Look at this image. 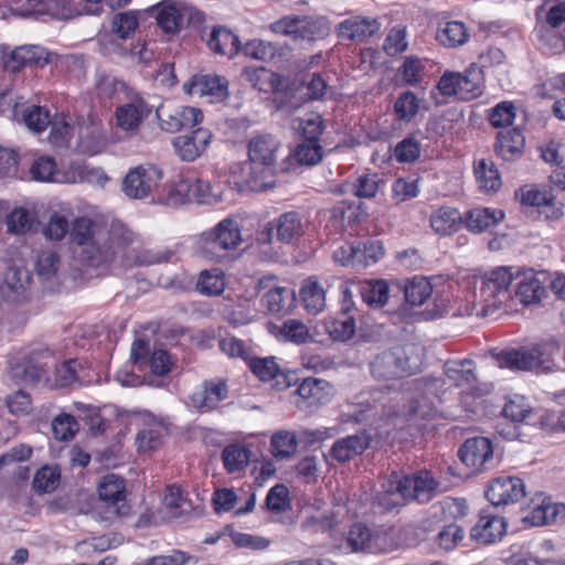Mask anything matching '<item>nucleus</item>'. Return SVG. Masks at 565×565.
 I'll return each mask as SVG.
<instances>
[{"label":"nucleus","mask_w":565,"mask_h":565,"mask_svg":"<svg viewBox=\"0 0 565 565\" xmlns=\"http://www.w3.org/2000/svg\"><path fill=\"white\" fill-rule=\"evenodd\" d=\"M546 294L544 284L533 274L520 280L515 291L520 301L526 306L541 302L546 297Z\"/></svg>","instance_id":"nucleus-45"},{"label":"nucleus","mask_w":565,"mask_h":565,"mask_svg":"<svg viewBox=\"0 0 565 565\" xmlns=\"http://www.w3.org/2000/svg\"><path fill=\"white\" fill-rule=\"evenodd\" d=\"M295 394L296 406L307 411L327 404L333 395V387L322 379L307 377L300 383Z\"/></svg>","instance_id":"nucleus-15"},{"label":"nucleus","mask_w":565,"mask_h":565,"mask_svg":"<svg viewBox=\"0 0 565 565\" xmlns=\"http://www.w3.org/2000/svg\"><path fill=\"white\" fill-rule=\"evenodd\" d=\"M300 298L310 315H318L326 308V291L313 277L303 281L300 288Z\"/></svg>","instance_id":"nucleus-43"},{"label":"nucleus","mask_w":565,"mask_h":565,"mask_svg":"<svg viewBox=\"0 0 565 565\" xmlns=\"http://www.w3.org/2000/svg\"><path fill=\"white\" fill-rule=\"evenodd\" d=\"M451 284L443 276L426 278V321L446 317L450 309Z\"/></svg>","instance_id":"nucleus-13"},{"label":"nucleus","mask_w":565,"mask_h":565,"mask_svg":"<svg viewBox=\"0 0 565 565\" xmlns=\"http://www.w3.org/2000/svg\"><path fill=\"white\" fill-rule=\"evenodd\" d=\"M8 231L13 234H25L33 226V218L24 207H15L7 216Z\"/></svg>","instance_id":"nucleus-56"},{"label":"nucleus","mask_w":565,"mask_h":565,"mask_svg":"<svg viewBox=\"0 0 565 565\" xmlns=\"http://www.w3.org/2000/svg\"><path fill=\"white\" fill-rule=\"evenodd\" d=\"M162 177V170L156 166H139L126 174L122 191L130 199H145L159 184Z\"/></svg>","instance_id":"nucleus-11"},{"label":"nucleus","mask_w":565,"mask_h":565,"mask_svg":"<svg viewBox=\"0 0 565 565\" xmlns=\"http://www.w3.org/2000/svg\"><path fill=\"white\" fill-rule=\"evenodd\" d=\"M60 473L55 468L45 466L36 471L33 478V487L40 492H51L58 484Z\"/></svg>","instance_id":"nucleus-64"},{"label":"nucleus","mask_w":565,"mask_h":565,"mask_svg":"<svg viewBox=\"0 0 565 565\" xmlns=\"http://www.w3.org/2000/svg\"><path fill=\"white\" fill-rule=\"evenodd\" d=\"M202 20L201 12L183 3L164 6L157 15L158 25L168 34H174L183 26Z\"/></svg>","instance_id":"nucleus-16"},{"label":"nucleus","mask_w":565,"mask_h":565,"mask_svg":"<svg viewBox=\"0 0 565 565\" xmlns=\"http://www.w3.org/2000/svg\"><path fill=\"white\" fill-rule=\"evenodd\" d=\"M271 452L275 458L288 459L297 451V437L294 433L281 430L271 437Z\"/></svg>","instance_id":"nucleus-49"},{"label":"nucleus","mask_w":565,"mask_h":565,"mask_svg":"<svg viewBox=\"0 0 565 565\" xmlns=\"http://www.w3.org/2000/svg\"><path fill=\"white\" fill-rule=\"evenodd\" d=\"M429 222L436 234L447 236L461 228L463 217L456 207L441 206L431 213Z\"/></svg>","instance_id":"nucleus-32"},{"label":"nucleus","mask_w":565,"mask_h":565,"mask_svg":"<svg viewBox=\"0 0 565 565\" xmlns=\"http://www.w3.org/2000/svg\"><path fill=\"white\" fill-rule=\"evenodd\" d=\"M461 461L475 471H480L493 459L491 439L483 436L468 438L459 449Z\"/></svg>","instance_id":"nucleus-19"},{"label":"nucleus","mask_w":565,"mask_h":565,"mask_svg":"<svg viewBox=\"0 0 565 565\" xmlns=\"http://www.w3.org/2000/svg\"><path fill=\"white\" fill-rule=\"evenodd\" d=\"M420 359L404 349L384 351L370 362L371 375L377 381H391L411 376L420 369Z\"/></svg>","instance_id":"nucleus-4"},{"label":"nucleus","mask_w":565,"mask_h":565,"mask_svg":"<svg viewBox=\"0 0 565 565\" xmlns=\"http://www.w3.org/2000/svg\"><path fill=\"white\" fill-rule=\"evenodd\" d=\"M481 72L476 68L467 70L465 73L447 71L440 77L437 89L444 97L470 100L481 95Z\"/></svg>","instance_id":"nucleus-8"},{"label":"nucleus","mask_w":565,"mask_h":565,"mask_svg":"<svg viewBox=\"0 0 565 565\" xmlns=\"http://www.w3.org/2000/svg\"><path fill=\"white\" fill-rule=\"evenodd\" d=\"M462 539L463 530L454 522L444 524L441 530L436 535V542L438 546L446 552L455 548L458 542H460Z\"/></svg>","instance_id":"nucleus-58"},{"label":"nucleus","mask_w":565,"mask_h":565,"mask_svg":"<svg viewBox=\"0 0 565 565\" xmlns=\"http://www.w3.org/2000/svg\"><path fill=\"white\" fill-rule=\"evenodd\" d=\"M256 289L264 291L263 306L273 315H287L295 306L296 294L294 289L280 286L278 278L274 275L259 278Z\"/></svg>","instance_id":"nucleus-10"},{"label":"nucleus","mask_w":565,"mask_h":565,"mask_svg":"<svg viewBox=\"0 0 565 565\" xmlns=\"http://www.w3.org/2000/svg\"><path fill=\"white\" fill-rule=\"evenodd\" d=\"M222 459L224 467L228 472H237L248 465L249 450L239 445H230L224 448Z\"/></svg>","instance_id":"nucleus-51"},{"label":"nucleus","mask_w":565,"mask_h":565,"mask_svg":"<svg viewBox=\"0 0 565 565\" xmlns=\"http://www.w3.org/2000/svg\"><path fill=\"white\" fill-rule=\"evenodd\" d=\"M47 63L49 53L39 45L19 46L3 58L4 68L11 73H17L24 66L43 67Z\"/></svg>","instance_id":"nucleus-25"},{"label":"nucleus","mask_w":565,"mask_h":565,"mask_svg":"<svg viewBox=\"0 0 565 565\" xmlns=\"http://www.w3.org/2000/svg\"><path fill=\"white\" fill-rule=\"evenodd\" d=\"M486 497L494 507L515 503L525 497V484L518 477L501 476L489 483Z\"/></svg>","instance_id":"nucleus-14"},{"label":"nucleus","mask_w":565,"mask_h":565,"mask_svg":"<svg viewBox=\"0 0 565 565\" xmlns=\"http://www.w3.org/2000/svg\"><path fill=\"white\" fill-rule=\"evenodd\" d=\"M212 134L207 129L198 128L189 135H181L172 140L177 156L186 162L194 161L210 145Z\"/></svg>","instance_id":"nucleus-23"},{"label":"nucleus","mask_w":565,"mask_h":565,"mask_svg":"<svg viewBox=\"0 0 565 565\" xmlns=\"http://www.w3.org/2000/svg\"><path fill=\"white\" fill-rule=\"evenodd\" d=\"M559 353V343L555 340L536 344L531 349H510L491 351L490 356L499 367L513 371H535L547 373L556 370L555 355Z\"/></svg>","instance_id":"nucleus-2"},{"label":"nucleus","mask_w":565,"mask_h":565,"mask_svg":"<svg viewBox=\"0 0 565 565\" xmlns=\"http://www.w3.org/2000/svg\"><path fill=\"white\" fill-rule=\"evenodd\" d=\"M307 222L297 212H286L281 214L270 227L276 231L277 239L285 244H290L299 239L306 232Z\"/></svg>","instance_id":"nucleus-28"},{"label":"nucleus","mask_w":565,"mask_h":565,"mask_svg":"<svg viewBox=\"0 0 565 565\" xmlns=\"http://www.w3.org/2000/svg\"><path fill=\"white\" fill-rule=\"evenodd\" d=\"M444 375L426 377V391L439 396L450 386L461 390V394L472 398H482L493 391L491 382L481 381L477 375V365L470 359L447 361L444 363Z\"/></svg>","instance_id":"nucleus-1"},{"label":"nucleus","mask_w":565,"mask_h":565,"mask_svg":"<svg viewBox=\"0 0 565 565\" xmlns=\"http://www.w3.org/2000/svg\"><path fill=\"white\" fill-rule=\"evenodd\" d=\"M196 290L204 296H220L225 289V277L221 269L203 270L195 284Z\"/></svg>","instance_id":"nucleus-47"},{"label":"nucleus","mask_w":565,"mask_h":565,"mask_svg":"<svg viewBox=\"0 0 565 565\" xmlns=\"http://www.w3.org/2000/svg\"><path fill=\"white\" fill-rule=\"evenodd\" d=\"M157 117L160 126L168 132H177L182 129L193 128L203 119V114L199 108L180 106L169 109L161 106L157 109Z\"/></svg>","instance_id":"nucleus-18"},{"label":"nucleus","mask_w":565,"mask_h":565,"mask_svg":"<svg viewBox=\"0 0 565 565\" xmlns=\"http://www.w3.org/2000/svg\"><path fill=\"white\" fill-rule=\"evenodd\" d=\"M294 156L300 164L313 166L322 159L323 150L318 140H305L297 146Z\"/></svg>","instance_id":"nucleus-54"},{"label":"nucleus","mask_w":565,"mask_h":565,"mask_svg":"<svg viewBox=\"0 0 565 565\" xmlns=\"http://www.w3.org/2000/svg\"><path fill=\"white\" fill-rule=\"evenodd\" d=\"M329 33V28L323 19H309L302 17V24L299 35V41H315L321 39Z\"/></svg>","instance_id":"nucleus-59"},{"label":"nucleus","mask_w":565,"mask_h":565,"mask_svg":"<svg viewBox=\"0 0 565 565\" xmlns=\"http://www.w3.org/2000/svg\"><path fill=\"white\" fill-rule=\"evenodd\" d=\"M388 285L385 280L365 281L359 287L364 302L374 308L383 307L388 300Z\"/></svg>","instance_id":"nucleus-48"},{"label":"nucleus","mask_w":565,"mask_h":565,"mask_svg":"<svg viewBox=\"0 0 565 565\" xmlns=\"http://www.w3.org/2000/svg\"><path fill=\"white\" fill-rule=\"evenodd\" d=\"M330 335L338 341H348L355 333V320L349 313H343L342 318L334 319L328 326Z\"/></svg>","instance_id":"nucleus-57"},{"label":"nucleus","mask_w":565,"mask_h":565,"mask_svg":"<svg viewBox=\"0 0 565 565\" xmlns=\"http://www.w3.org/2000/svg\"><path fill=\"white\" fill-rule=\"evenodd\" d=\"M98 230L89 218L79 217L73 223L71 236L77 244L86 245L85 253L88 255V250L94 247L95 234L98 233Z\"/></svg>","instance_id":"nucleus-50"},{"label":"nucleus","mask_w":565,"mask_h":565,"mask_svg":"<svg viewBox=\"0 0 565 565\" xmlns=\"http://www.w3.org/2000/svg\"><path fill=\"white\" fill-rule=\"evenodd\" d=\"M31 281V275L28 269L15 265L9 266L3 275L0 285L2 296L8 300H15Z\"/></svg>","instance_id":"nucleus-34"},{"label":"nucleus","mask_w":565,"mask_h":565,"mask_svg":"<svg viewBox=\"0 0 565 565\" xmlns=\"http://www.w3.org/2000/svg\"><path fill=\"white\" fill-rule=\"evenodd\" d=\"M130 360L140 367L148 366L154 375L163 376L168 374L173 361L168 351L163 349H151L149 341L137 338L130 350Z\"/></svg>","instance_id":"nucleus-12"},{"label":"nucleus","mask_w":565,"mask_h":565,"mask_svg":"<svg viewBox=\"0 0 565 565\" xmlns=\"http://www.w3.org/2000/svg\"><path fill=\"white\" fill-rule=\"evenodd\" d=\"M473 172L480 191L494 193L501 188V177L492 161L487 159L475 161Z\"/></svg>","instance_id":"nucleus-40"},{"label":"nucleus","mask_w":565,"mask_h":565,"mask_svg":"<svg viewBox=\"0 0 565 565\" xmlns=\"http://www.w3.org/2000/svg\"><path fill=\"white\" fill-rule=\"evenodd\" d=\"M515 119V107L510 102H501L493 107L489 115L491 125L495 128L509 127Z\"/></svg>","instance_id":"nucleus-60"},{"label":"nucleus","mask_w":565,"mask_h":565,"mask_svg":"<svg viewBox=\"0 0 565 565\" xmlns=\"http://www.w3.org/2000/svg\"><path fill=\"white\" fill-rule=\"evenodd\" d=\"M107 147L105 129L99 121L88 116L78 122L77 149L85 154L94 156Z\"/></svg>","instance_id":"nucleus-22"},{"label":"nucleus","mask_w":565,"mask_h":565,"mask_svg":"<svg viewBox=\"0 0 565 565\" xmlns=\"http://www.w3.org/2000/svg\"><path fill=\"white\" fill-rule=\"evenodd\" d=\"M248 367L263 382L276 381V386H280L279 379L285 380V374L274 356L250 358L247 360Z\"/></svg>","instance_id":"nucleus-44"},{"label":"nucleus","mask_w":565,"mask_h":565,"mask_svg":"<svg viewBox=\"0 0 565 565\" xmlns=\"http://www.w3.org/2000/svg\"><path fill=\"white\" fill-rule=\"evenodd\" d=\"M228 388L225 382H206L201 392L191 395L193 405L201 412H207L227 398Z\"/></svg>","instance_id":"nucleus-33"},{"label":"nucleus","mask_w":565,"mask_h":565,"mask_svg":"<svg viewBox=\"0 0 565 565\" xmlns=\"http://www.w3.org/2000/svg\"><path fill=\"white\" fill-rule=\"evenodd\" d=\"M470 38L466 25L460 21H447L439 23L436 31V40L445 47H458Z\"/></svg>","instance_id":"nucleus-42"},{"label":"nucleus","mask_w":565,"mask_h":565,"mask_svg":"<svg viewBox=\"0 0 565 565\" xmlns=\"http://www.w3.org/2000/svg\"><path fill=\"white\" fill-rule=\"evenodd\" d=\"M404 303L402 313L406 319L419 320L420 312L415 309L424 303V276H414L405 281L403 286Z\"/></svg>","instance_id":"nucleus-31"},{"label":"nucleus","mask_w":565,"mask_h":565,"mask_svg":"<svg viewBox=\"0 0 565 565\" xmlns=\"http://www.w3.org/2000/svg\"><path fill=\"white\" fill-rule=\"evenodd\" d=\"M32 179L39 182L66 183V166L58 168L55 159L51 156H41L34 159L30 167Z\"/></svg>","instance_id":"nucleus-35"},{"label":"nucleus","mask_w":565,"mask_h":565,"mask_svg":"<svg viewBox=\"0 0 565 565\" xmlns=\"http://www.w3.org/2000/svg\"><path fill=\"white\" fill-rule=\"evenodd\" d=\"M406 28L402 25L394 26L390 30L383 42V51L388 56H396L407 50Z\"/></svg>","instance_id":"nucleus-53"},{"label":"nucleus","mask_w":565,"mask_h":565,"mask_svg":"<svg viewBox=\"0 0 565 565\" xmlns=\"http://www.w3.org/2000/svg\"><path fill=\"white\" fill-rule=\"evenodd\" d=\"M565 514V504L553 502L550 498L537 499L533 502L530 512L524 521L533 526H543L555 523L559 516Z\"/></svg>","instance_id":"nucleus-29"},{"label":"nucleus","mask_w":565,"mask_h":565,"mask_svg":"<svg viewBox=\"0 0 565 565\" xmlns=\"http://www.w3.org/2000/svg\"><path fill=\"white\" fill-rule=\"evenodd\" d=\"M502 415L514 424H527L533 417V408L524 396L514 395L507 401Z\"/></svg>","instance_id":"nucleus-46"},{"label":"nucleus","mask_w":565,"mask_h":565,"mask_svg":"<svg viewBox=\"0 0 565 565\" xmlns=\"http://www.w3.org/2000/svg\"><path fill=\"white\" fill-rule=\"evenodd\" d=\"M521 275L522 269L515 266H498L484 274L480 287L482 316L493 313L511 298V285Z\"/></svg>","instance_id":"nucleus-3"},{"label":"nucleus","mask_w":565,"mask_h":565,"mask_svg":"<svg viewBox=\"0 0 565 565\" xmlns=\"http://www.w3.org/2000/svg\"><path fill=\"white\" fill-rule=\"evenodd\" d=\"M279 140L269 134L253 137L248 142V157L250 169L257 175L255 179L262 178L264 173H271L279 157Z\"/></svg>","instance_id":"nucleus-9"},{"label":"nucleus","mask_w":565,"mask_h":565,"mask_svg":"<svg viewBox=\"0 0 565 565\" xmlns=\"http://www.w3.org/2000/svg\"><path fill=\"white\" fill-rule=\"evenodd\" d=\"M370 444L371 437L365 431H359L338 439L333 444L330 455L337 461L345 462L362 455L370 447Z\"/></svg>","instance_id":"nucleus-26"},{"label":"nucleus","mask_w":565,"mask_h":565,"mask_svg":"<svg viewBox=\"0 0 565 565\" xmlns=\"http://www.w3.org/2000/svg\"><path fill=\"white\" fill-rule=\"evenodd\" d=\"M345 552L385 553L394 548V541L387 530L371 531L362 523L353 524L341 543Z\"/></svg>","instance_id":"nucleus-7"},{"label":"nucleus","mask_w":565,"mask_h":565,"mask_svg":"<svg viewBox=\"0 0 565 565\" xmlns=\"http://www.w3.org/2000/svg\"><path fill=\"white\" fill-rule=\"evenodd\" d=\"M280 334L285 340L296 344L306 343L310 338L307 326L296 319L286 320L280 329Z\"/></svg>","instance_id":"nucleus-61"},{"label":"nucleus","mask_w":565,"mask_h":565,"mask_svg":"<svg viewBox=\"0 0 565 565\" xmlns=\"http://www.w3.org/2000/svg\"><path fill=\"white\" fill-rule=\"evenodd\" d=\"M422 490H424V480L418 475L404 478L394 475L383 483L374 502L383 511L388 512L417 499Z\"/></svg>","instance_id":"nucleus-5"},{"label":"nucleus","mask_w":565,"mask_h":565,"mask_svg":"<svg viewBox=\"0 0 565 565\" xmlns=\"http://www.w3.org/2000/svg\"><path fill=\"white\" fill-rule=\"evenodd\" d=\"M207 236L209 239L223 249H233L242 241L238 222L234 218L221 221Z\"/></svg>","instance_id":"nucleus-38"},{"label":"nucleus","mask_w":565,"mask_h":565,"mask_svg":"<svg viewBox=\"0 0 565 565\" xmlns=\"http://www.w3.org/2000/svg\"><path fill=\"white\" fill-rule=\"evenodd\" d=\"M22 121L29 130L40 134L51 124V117L42 107L31 106L22 110Z\"/></svg>","instance_id":"nucleus-52"},{"label":"nucleus","mask_w":565,"mask_h":565,"mask_svg":"<svg viewBox=\"0 0 565 565\" xmlns=\"http://www.w3.org/2000/svg\"><path fill=\"white\" fill-rule=\"evenodd\" d=\"M52 431L56 439L67 441L78 431V424L72 415L63 413L52 420Z\"/></svg>","instance_id":"nucleus-55"},{"label":"nucleus","mask_w":565,"mask_h":565,"mask_svg":"<svg viewBox=\"0 0 565 565\" xmlns=\"http://www.w3.org/2000/svg\"><path fill=\"white\" fill-rule=\"evenodd\" d=\"M149 113V106L142 99H136L117 108V124L124 130L134 131Z\"/></svg>","instance_id":"nucleus-36"},{"label":"nucleus","mask_w":565,"mask_h":565,"mask_svg":"<svg viewBox=\"0 0 565 565\" xmlns=\"http://www.w3.org/2000/svg\"><path fill=\"white\" fill-rule=\"evenodd\" d=\"M134 239V233L125 225L113 223L109 230L99 228L95 234L94 247L88 250V258L95 265L110 262L132 244Z\"/></svg>","instance_id":"nucleus-6"},{"label":"nucleus","mask_w":565,"mask_h":565,"mask_svg":"<svg viewBox=\"0 0 565 565\" xmlns=\"http://www.w3.org/2000/svg\"><path fill=\"white\" fill-rule=\"evenodd\" d=\"M183 90L188 95L211 96L212 102H222L228 96V82L216 74H198L183 84Z\"/></svg>","instance_id":"nucleus-17"},{"label":"nucleus","mask_w":565,"mask_h":565,"mask_svg":"<svg viewBox=\"0 0 565 565\" xmlns=\"http://www.w3.org/2000/svg\"><path fill=\"white\" fill-rule=\"evenodd\" d=\"M206 44L214 53L228 57H233L239 51L238 38L222 26L213 29Z\"/></svg>","instance_id":"nucleus-41"},{"label":"nucleus","mask_w":565,"mask_h":565,"mask_svg":"<svg viewBox=\"0 0 565 565\" xmlns=\"http://www.w3.org/2000/svg\"><path fill=\"white\" fill-rule=\"evenodd\" d=\"M503 217L504 213L501 210L476 207L467 212L463 223L470 232L481 233L495 226Z\"/></svg>","instance_id":"nucleus-37"},{"label":"nucleus","mask_w":565,"mask_h":565,"mask_svg":"<svg viewBox=\"0 0 565 565\" xmlns=\"http://www.w3.org/2000/svg\"><path fill=\"white\" fill-rule=\"evenodd\" d=\"M66 183H88L104 185L108 178L103 169L88 167L82 161H73L66 166Z\"/></svg>","instance_id":"nucleus-39"},{"label":"nucleus","mask_w":565,"mask_h":565,"mask_svg":"<svg viewBox=\"0 0 565 565\" xmlns=\"http://www.w3.org/2000/svg\"><path fill=\"white\" fill-rule=\"evenodd\" d=\"M98 494L109 513L116 516L128 514L124 479L116 475L105 476L98 487Z\"/></svg>","instance_id":"nucleus-20"},{"label":"nucleus","mask_w":565,"mask_h":565,"mask_svg":"<svg viewBox=\"0 0 565 565\" xmlns=\"http://www.w3.org/2000/svg\"><path fill=\"white\" fill-rule=\"evenodd\" d=\"M507 534V522L503 516L481 513L470 530V539L480 545L493 544Z\"/></svg>","instance_id":"nucleus-24"},{"label":"nucleus","mask_w":565,"mask_h":565,"mask_svg":"<svg viewBox=\"0 0 565 565\" xmlns=\"http://www.w3.org/2000/svg\"><path fill=\"white\" fill-rule=\"evenodd\" d=\"M525 138L519 128L504 129L498 132L494 151L504 161L519 160L524 150Z\"/></svg>","instance_id":"nucleus-27"},{"label":"nucleus","mask_w":565,"mask_h":565,"mask_svg":"<svg viewBox=\"0 0 565 565\" xmlns=\"http://www.w3.org/2000/svg\"><path fill=\"white\" fill-rule=\"evenodd\" d=\"M356 265L370 266L380 260L384 255L381 242L356 244Z\"/></svg>","instance_id":"nucleus-63"},{"label":"nucleus","mask_w":565,"mask_h":565,"mask_svg":"<svg viewBox=\"0 0 565 565\" xmlns=\"http://www.w3.org/2000/svg\"><path fill=\"white\" fill-rule=\"evenodd\" d=\"M382 23L371 17H350L337 26V35L341 40L363 42L381 30Z\"/></svg>","instance_id":"nucleus-21"},{"label":"nucleus","mask_w":565,"mask_h":565,"mask_svg":"<svg viewBox=\"0 0 565 565\" xmlns=\"http://www.w3.org/2000/svg\"><path fill=\"white\" fill-rule=\"evenodd\" d=\"M138 26V19L134 12L117 13L113 19V31L119 39L130 38Z\"/></svg>","instance_id":"nucleus-62"},{"label":"nucleus","mask_w":565,"mask_h":565,"mask_svg":"<svg viewBox=\"0 0 565 565\" xmlns=\"http://www.w3.org/2000/svg\"><path fill=\"white\" fill-rule=\"evenodd\" d=\"M468 512L466 500L446 498L440 502L434 503L429 508V519L431 523L449 524L457 519L463 518Z\"/></svg>","instance_id":"nucleus-30"}]
</instances>
